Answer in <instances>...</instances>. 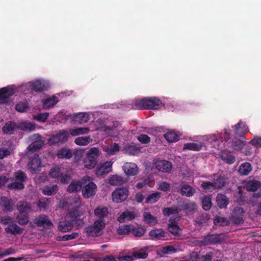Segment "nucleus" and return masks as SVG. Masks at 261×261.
<instances>
[{"instance_id":"60","label":"nucleus","mask_w":261,"mask_h":261,"mask_svg":"<svg viewBox=\"0 0 261 261\" xmlns=\"http://www.w3.org/2000/svg\"><path fill=\"white\" fill-rule=\"evenodd\" d=\"M130 232L132 234L137 237L143 236L146 232V229L142 227L134 228L132 227Z\"/></svg>"},{"instance_id":"10","label":"nucleus","mask_w":261,"mask_h":261,"mask_svg":"<svg viewBox=\"0 0 261 261\" xmlns=\"http://www.w3.org/2000/svg\"><path fill=\"white\" fill-rule=\"evenodd\" d=\"M35 223L39 227L49 228L53 226V223L49 219L48 217L45 214L40 215L34 220Z\"/></svg>"},{"instance_id":"41","label":"nucleus","mask_w":261,"mask_h":261,"mask_svg":"<svg viewBox=\"0 0 261 261\" xmlns=\"http://www.w3.org/2000/svg\"><path fill=\"white\" fill-rule=\"evenodd\" d=\"M14 178L15 181L23 184L27 179V176L24 172L19 170L14 173Z\"/></svg>"},{"instance_id":"45","label":"nucleus","mask_w":261,"mask_h":261,"mask_svg":"<svg viewBox=\"0 0 261 261\" xmlns=\"http://www.w3.org/2000/svg\"><path fill=\"white\" fill-rule=\"evenodd\" d=\"M132 227V225H122L118 227L117 232L119 235L127 234L130 232Z\"/></svg>"},{"instance_id":"50","label":"nucleus","mask_w":261,"mask_h":261,"mask_svg":"<svg viewBox=\"0 0 261 261\" xmlns=\"http://www.w3.org/2000/svg\"><path fill=\"white\" fill-rule=\"evenodd\" d=\"M75 120L80 123L87 122L89 119V116L86 113H80L74 117Z\"/></svg>"},{"instance_id":"8","label":"nucleus","mask_w":261,"mask_h":261,"mask_svg":"<svg viewBox=\"0 0 261 261\" xmlns=\"http://www.w3.org/2000/svg\"><path fill=\"white\" fill-rule=\"evenodd\" d=\"M122 170L125 174L128 177L137 175L139 172V168L134 163L126 162L122 166Z\"/></svg>"},{"instance_id":"58","label":"nucleus","mask_w":261,"mask_h":261,"mask_svg":"<svg viewBox=\"0 0 261 261\" xmlns=\"http://www.w3.org/2000/svg\"><path fill=\"white\" fill-rule=\"evenodd\" d=\"M176 251V249L172 246H166L161 248V249L159 251V254L161 255H162L175 252Z\"/></svg>"},{"instance_id":"37","label":"nucleus","mask_w":261,"mask_h":261,"mask_svg":"<svg viewBox=\"0 0 261 261\" xmlns=\"http://www.w3.org/2000/svg\"><path fill=\"white\" fill-rule=\"evenodd\" d=\"M252 170V167L249 163H244L240 166L239 172L241 175H247Z\"/></svg>"},{"instance_id":"63","label":"nucleus","mask_w":261,"mask_h":261,"mask_svg":"<svg viewBox=\"0 0 261 261\" xmlns=\"http://www.w3.org/2000/svg\"><path fill=\"white\" fill-rule=\"evenodd\" d=\"M19 127L22 130H32L35 129V125L31 122L21 123Z\"/></svg>"},{"instance_id":"59","label":"nucleus","mask_w":261,"mask_h":261,"mask_svg":"<svg viewBox=\"0 0 261 261\" xmlns=\"http://www.w3.org/2000/svg\"><path fill=\"white\" fill-rule=\"evenodd\" d=\"M79 233L77 232H72L71 234H65L63 236L58 237V241H69L76 239L78 237Z\"/></svg>"},{"instance_id":"35","label":"nucleus","mask_w":261,"mask_h":261,"mask_svg":"<svg viewBox=\"0 0 261 261\" xmlns=\"http://www.w3.org/2000/svg\"><path fill=\"white\" fill-rule=\"evenodd\" d=\"M50 199L46 197H42L39 199L37 203V206L40 210L45 211L50 204Z\"/></svg>"},{"instance_id":"11","label":"nucleus","mask_w":261,"mask_h":261,"mask_svg":"<svg viewBox=\"0 0 261 261\" xmlns=\"http://www.w3.org/2000/svg\"><path fill=\"white\" fill-rule=\"evenodd\" d=\"M14 94V90L12 88L7 87L0 89V103H7L9 98Z\"/></svg>"},{"instance_id":"4","label":"nucleus","mask_w":261,"mask_h":261,"mask_svg":"<svg viewBox=\"0 0 261 261\" xmlns=\"http://www.w3.org/2000/svg\"><path fill=\"white\" fill-rule=\"evenodd\" d=\"M81 190L83 196L85 199H88L93 197L95 195L97 191V186L92 181H89L88 183L86 181L85 182L83 181Z\"/></svg>"},{"instance_id":"36","label":"nucleus","mask_w":261,"mask_h":261,"mask_svg":"<svg viewBox=\"0 0 261 261\" xmlns=\"http://www.w3.org/2000/svg\"><path fill=\"white\" fill-rule=\"evenodd\" d=\"M44 145V142L42 140H37L32 142L27 148L29 151H36L40 149Z\"/></svg>"},{"instance_id":"1","label":"nucleus","mask_w":261,"mask_h":261,"mask_svg":"<svg viewBox=\"0 0 261 261\" xmlns=\"http://www.w3.org/2000/svg\"><path fill=\"white\" fill-rule=\"evenodd\" d=\"M162 103L160 99L156 97H145L135 102V106L138 109L157 110Z\"/></svg>"},{"instance_id":"53","label":"nucleus","mask_w":261,"mask_h":261,"mask_svg":"<svg viewBox=\"0 0 261 261\" xmlns=\"http://www.w3.org/2000/svg\"><path fill=\"white\" fill-rule=\"evenodd\" d=\"M164 137L168 142H176L178 140V137L176 134L173 131H170L164 135Z\"/></svg>"},{"instance_id":"26","label":"nucleus","mask_w":261,"mask_h":261,"mask_svg":"<svg viewBox=\"0 0 261 261\" xmlns=\"http://www.w3.org/2000/svg\"><path fill=\"white\" fill-rule=\"evenodd\" d=\"M216 202L219 208H226L229 203V199L225 195L218 194L216 197Z\"/></svg>"},{"instance_id":"9","label":"nucleus","mask_w":261,"mask_h":261,"mask_svg":"<svg viewBox=\"0 0 261 261\" xmlns=\"http://www.w3.org/2000/svg\"><path fill=\"white\" fill-rule=\"evenodd\" d=\"M244 209L240 207H235L232 211L231 218L233 223L236 224H241L244 222L243 216L244 214Z\"/></svg>"},{"instance_id":"14","label":"nucleus","mask_w":261,"mask_h":261,"mask_svg":"<svg viewBox=\"0 0 261 261\" xmlns=\"http://www.w3.org/2000/svg\"><path fill=\"white\" fill-rule=\"evenodd\" d=\"M113 163L111 161H106L96 169V174L97 175L102 176L106 175L112 170Z\"/></svg>"},{"instance_id":"15","label":"nucleus","mask_w":261,"mask_h":261,"mask_svg":"<svg viewBox=\"0 0 261 261\" xmlns=\"http://www.w3.org/2000/svg\"><path fill=\"white\" fill-rule=\"evenodd\" d=\"M149 236L154 240H166L167 232L162 229H152L149 232Z\"/></svg>"},{"instance_id":"43","label":"nucleus","mask_w":261,"mask_h":261,"mask_svg":"<svg viewBox=\"0 0 261 261\" xmlns=\"http://www.w3.org/2000/svg\"><path fill=\"white\" fill-rule=\"evenodd\" d=\"M202 148V145L196 143L190 142L185 143L184 145L183 150H189L193 151H199Z\"/></svg>"},{"instance_id":"6","label":"nucleus","mask_w":261,"mask_h":261,"mask_svg":"<svg viewBox=\"0 0 261 261\" xmlns=\"http://www.w3.org/2000/svg\"><path fill=\"white\" fill-rule=\"evenodd\" d=\"M197 205L195 202L188 200L184 201L179 206V211H182L186 215L193 214L197 210Z\"/></svg>"},{"instance_id":"21","label":"nucleus","mask_w":261,"mask_h":261,"mask_svg":"<svg viewBox=\"0 0 261 261\" xmlns=\"http://www.w3.org/2000/svg\"><path fill=\"white\" fill-rule=\"evenodd\" d=\"M83 179L82 181H72L68 186L67 191L70 193H76L80 191L83 186Z\"/></svg>"},{"instance_id":"25","label":"nucleus","mask_w":261,"mask_h":261,"mask_svg":"<svg viewBox=\"0 0 261 261\" xmlns=\"http://www.w3.org/2000/svg\"><path fill=\"white\" fill-rule=\"evenodd\" d=\"M58 101V97L55 96L47 98L43 100V107L45 109H49L55 106Z\"/></svg>"},{"instance_id":"31","label":"nucleus","mask_w":261,"mask_h":261,"mask_svg":"<svg viewBox=\"0 0 261 261\" xmlns=\"http://www.w3.org/2000/svg\"><path fill=\"white\" fill-rule=\"evenodd\" d=\"M58 191V186L57 185H49L45 186L42 190L44 195L50 196L55 194Z\"/></svg>"},{"instance_id":"52","label":"nucleus","mask_w":261,"mask_h":261,"mask_svg":"<svg viewBox=\"0 0 261 261\" xmlns=\"http://www.w3.org/2000/svg\"><path fill=\"white\" fill-rule=\"evenodd\" d=\"M7 188L10 190H21L24 188V185L22 182L15 181L8 184Z\"/></svg>"},{"instance_id":"62","label":"nucleus","mask_w":261,"mask_h":261,"mask_svg":"<svg viewBox=\"0 0 261 261\" xmlns=\"http://www.w3.org/2000/svg\"><path fill=\"white\" fill-rule=\"evenodd\" d=\"M179 209L173 207H165L163 211V214L164 216H169L172 214H178Z\"/></svg>"},{"instance_id":"7","label":"nucleus","mask_w":261,"mask_h":261,"mask_svg":"<svg viewBox=\"0 0 261 261\" xmlns=\"http://www.w3.org/2000/svg\"><path fill=\"white\" fill-rule=\"evenodd\" d=\"M28 169L32 174L38 173L41 170V160L38 154H35L31 159Z\"/></svg>"},{"instance_id":"32","label":"nucleus","mask_w":261,"mask_h":261,"mask_svg":"<svg viewBox=\"0 0 261 261\" xmlns=\"http://www.w3.org/2000/svg\"><path fill=\"white\" fill-rule=\"evenodd\" d=\"M18 127L19 126L15 123L10 121L7 123L3 127V130L5 133L12 134Z\"/></svg>"},{"instance_id":"27","label":"nucleus","mask_w":261,"mask_h":261,"mask_svg":"<svg viewBox=\"0 0 261 261\" xmlns=\"http://www.w3.org/2000/svg\"><path fill=\"white\" fill-rule=\"evenodd\" d=\"M180 193L182 195L190 197L196 193V190L192 187L187 184H185L180 188Z\"/></svg>"},{"instance_id":"38","label":"nucleus","mask_w":261,"mask_h":261,"mask_svg":"<svg viewBox=\"0 0 261 261\" xmlns=\"http://www.w3.org/2000/svg\"><path fill=\"white\" fill-rule=\"evenodd\" d=\"M90 136L79 137L74 140V143L78 145L86 146L92 142Z\"/></svg>"},{"instance_id":"46","label":"nucleus","mask_w":261,"mask_h":261,"mask_svg":"<svg viewBox=\"0 0 261 261\" xmlns=\"http://www.w3.org/2000/svg\"><path fill=\"white\" fill-rule=\"evenodd\" d=\"M29 214L19 213L16 216V220L19 224L25 225L29 222Z\"/></svg>"},{"instance_id":"3","label":"nucleus","mask_w":261,"mask_h":261,"mask_svg":"<svg viewBox=\"0 0 261 261\" xmlns=\"http://www.w3.org/2000/svg\"><path fill=\"white\" fill-rule=\"evenodd\" d=\"M69 133L64 129L59 130L58 133L52 135L48 139V142L50 145L66 142L69 138Z\"/></svg>"},{"instance_id":"13","label":"nucleus","mask_w":261,"mask_h":261,"mask_svg":"<svg viewBox=\"0 0 261 261\" xmlns=\"http://www.w3.org/2000/svg\"><path fill=\"white\" fill-rule=\"evenodd\" d=\"M220 237V234H219L207 235L201 241V244L203 246H206L220 243L221 242Z\"/></svg>"},{"instance_id":"48","label":"nucleus","mask_w":261,"mask_h":261,"mask_svg":"<svg viewBox=\"0 0 261 261\" xmlns=\"http://www.w3.org/2000/svg\"><path fill=\"white\" fill-rule=\"evenodd\" d=\"M86 232L91 237H98L101 234L100 230L95 227V225H90L86 228Z\"/></svg>"},{"instance_id":"51","label":"nucleus","mask_w":261,"mask_h":261,"mask_svg":"<svg viewBox=\"0 0 261 261\" xmlns=\"http://www.w3.org/2000/svg\"><path fill=\"white\" fill-rule=\"evenodd\" d=\"M44 88V85L39 80L34 82L31 85V89L37 92L43 91Z\"/></svg>"},{"instance_id":"64","label":"nucleus","mask_w":261,"mask_h":261,"mask_svg":"<svg viewBox=\"0 0 261 261\" xmlns=\"http://www.w3.org/2000/svg\"><path fill=\"white\" fill-rule=\"evenodd\" d=\"M201 187L204 190L210 191L215 189L213 182L210 181H203L201 185Z\"/></svg>"},{"instance_id":"39","label":"nucleus","mask_w":261,"mask_h":261,"mask_svg":"<svg viewBox=\"0 0 261 261\" xmlns=\"http://www.w3.org/2000/svg\"><path fill=\"white\" fill-rule=\"evenodd\" d=\"M135 218V215L133 213L129 211H125L121 214L118 218V221L120 223H123L126 220H131Z\"/></svg>"},{"instance_id":"34","label":"nucleus","mask_w":261,"mask_h":261,"mask_svg":"<svg viewBox=\"0 0 261 261\" xmlns=\"http://www.w3.org/2000/svg\"><path fill=\"white\" fill-rule=\"evenodd\" d=\"M226 183V178L222 175L218 176V178L214 179L213 184L216 189H221L225 187Z\"/></svg>"},{"instance_id":"42","label":"nucleus","mask_w":261,"mask_h":261,"mask_svg":"<svg viewBox=\"0 0 261 261\" xmlns=\"http://www.w3.org/2000/svg\"><path fill=\"white\" fill-rule=\"evenodd\" d=\"M202 208L208 211L212 207V197L211 196H204L201 200Z\"/></svg>"},{"instance_id":"19","label":"nucleus","mask_w":261,"mask_h":261,"mask_svg":"<svg viewBox=\"0 0 261 261\" xmlns=\"http://www.w3.org/2000/svg\"><path fill=\"white\" fill-rule=\"evenodd\" d=\"M109 214L108 209L106 207H97L94 210L95 219L105 221Z\"/></svg>"},{"instance_id":"56","label":"nucleus","mask_w":261,"mask_h":261,"mask_svg":"<svg viewBox=\"0 0 261 261\" xmlns=\"http://www.w3.org/2000/svg\"><path fill=\"white\" fill-rule=\"evenodd\" d=\"M49 117V113H39L34 115L33 119L40 122H45Z\"/></svg>"},{"instance_id":"2","label":"nucleus","mask_w":261,"mask_h":261,"mask_svg":"<svg viewBox=\"0 0 261 261\" xmlns=\"http://www.w3.org/2000/svg\"><path fill=\"white\" fill-rule=\"evenodd\" d=\"M99 156V151L97 147H92L87 152L83 161L86 168L91 169L94 168L97 163Z\"/></svg>"},{"instance_id":"28","label":"nucleus","mask_w":261,"mask_h":261,"mask_svg":"<svg viewBox=\"0 0 261 261\" xmlns=\"http://www.w3.org/2000/svg\"><path fill=\"white\" fill-rule=\"evenodd\" d=\"M109 183L113 186L121 185L126 181V178L117 174L111 176L109 178Z\"/></svg>"},{"instance_id":"16","label":"nucleus","mask_w":261,"mask_h":261,"mask_svg":"<svg viewBox=\"0 0 261 261\" xmlns=\"http://www.w3.org/2000/svg\"><path fill=\"white\" fill-rule=\"evenodd\" d=\"M234 128L235 134L239 137H244L248 132V127L244 122L240 121L236 125L232 126Z\"/></svg>"},{"instance_id":"24","label":"nucleus","mask_w":261,"mask_h":261,"mask_svg":"<svg viewBox=\"0 0 261 261\" xmlns=\"http://www.w3.org/2000/svg\"><path fill=\"white\" fill-rule=\"evenodd\" d=\"M73 226V223L71 221L64 220L59 222L58 229L60 231L66 232L71 230Z\"/></svg>"},{"instance_id":"40","label":"nucleus","mask_w":261,"mask_h":261,"mask_svg":"<svg viewBox=\"0 0 261 261\" xmlns=\"http://www.w3.org/2000/svg\"><path fill=\"white\" fill-rule=\"evenodd\" d=\"M260 187V183L258 181L251 180L249 181L246 184V190L248 191L255 192L257 191Z\"/></svg>"},{"instance_id":"22","label":"nucleus","mask_w":261,"mask_h":261,"mask_svg":"<svg viewBox=\"0 0 261 261\" xmlns=\"http://www.w3.org/2000/svg\"><path fill=\"white\" fill-rule=\"evenodd\" d=\"M56 155L59 159H66L67 160L70 159L73 156L71 150L66 147L62 148L58 150Z\"/></svg>"},{"instance_id":"49","label":"nucleus","mask_w":261,"mask_h":261,"mask_svg":"<svg viewBox=\"0 0 261 261\" xmlns=\"http://www.w3.org/2000/svg\"><path fill=\"white\" fill-rule=\"evenodd\" d=\"M215 225L219 226H226L229 225V222L225 218L217 216L214 220Z\"/></svg>"},{"instance_id":"20","label":"nucleus","mask_w":261,"mask_h":261,"mask_svg":"<svg viewBox=\"0 0 261 261\" xmlns=\"http://www.w3.org/2000/svg\"><path fill=\"white\" fill-rule=\"evenodd\" d=\"M5 230L7 233L13 235L20 234L23 232V228L13 222L5 228Z\"/></svg>"},{"instance_id":"30","label":"nucleus","mask_w":261,"mask_h":261,"mask_svg":"<svg viewBox=\"0 0 261 261\" xmlns=\"http://www.w3.org/2000/svg\"><path fill=\"white\" fill-rule=\"evenodd\" d=\"M144 250L143 248H135L133 249V256L134 257L135 259H145L148 256V254L146 252H143L142 251Z\"/></svg>"},{"instance_id":"33","label":"nucleus","mask_w":261,"mask_h":261,"mask_svg":"<svg viewBox=\"0 0 261 261\" xmlns=\"http://www.w3.org/2000/svg\"><path fill=\"white\" fill-rule=\"evenodd\" d=\"M120 150V146L117 143L112 144L110 146H107L104 148V151L109 155H113L116 152Z\"/></svg>"},{"instance_id":"23","label":"nucleus","mask_w":261,"mask_h":261,"mask_svg":"<svg viewBox=\"0 0 261 261\" xmlns=\"http://www.w3.org/2000/svg\"><path fill=\"white\" fill-rule=\"evenodd\" d=\"M220 157L222 161L229 165L232 164L236 161V157L227 150L222 151Z\"/></svg>"},{"instance_id":"12","label":"nucleus","mask_w":261,"mask_h":261,"mask_svg":"<svg viewBox=\"0 0 261 261\" xmlns=\"http://www.w3.org/2000/svg\"><path fill=\"white\" fill-rule=\"evenodd\" d=\"M16 208L19 213L29 214L32 208L31 202H27L25 200L19 201L16 204Z\"/></svg>"},{"instance_id":"54","label":"nucleus","mask_w":261,"mask_h":261,"mask_svg":"<svg viewBox=\"0 0 261 261\" xmlns=\"http://www.w3.org/2000/svg\"><path fill=\"white\" fill-rule=\"evenodd\" d=\"M144 220L146 223L149 225H154L156 223V218L149 212H145L143 214Z\"/></svg>"},{"instance_id":"44","label":"nucleus","mask_w":261,"mask_h":261,"mask_svg":"<svg viewBox=\"0 0 261 261\" xmlns=\"http://www.w3.org/2000/svg\"><path fill=\"white\" fill-rule=\"evenodd\" d=\"M89 129L88 127H78L74 129H71L69 131L70 134L72 136H76L82 134H88Z\"/></svg>"},{"instance_id":"5","label":"nucleus","mask_w":261,"mask_h":261,"mask_svg":"<svg viewBox=\"0 0 261 261\" xmlns=\"http://www.w3.org/2000/svg\"><path fill=\"white\" fill-rule=\"evenodd\" d=\"M128 191L126 188L116 189L112 194L113 201L116 203L121 202L128 197Z\"/></svg>"},{"instance_id":"18","label":"nucleus","mask_w":261,"mask_h":261,"mask_svg":"<svg viewBox=\"0 0 261 261\" xmlns=\"http://www.w3.org/2000/svg\"><path fill=\"white\" fill-rule=\"evenodd\" d=\"M172 165L171 163L166 160L158 161L155 163L156 168L162 172H168L171 168Z\"/></svg>"},{"instance_id":"57","label":"nucleus","mask_w":261,"mask_h":261,"mask_svg":"<svg viewBox=\"0 0 261 261\" xmlns=\"http://www.w3.org/2000/svg\"><path fill=\"white\" fill-rule=\"evenodd\" d=\"M28 108V102L27 101H21L15 105V110L19 112H26Z\"/></svg>"},{"instance_id":"47","label":"nucleus","mask_w":261,"mask_h":261,"mask_svg":"<svg viewBox=\"0 0 261 261\" xmlns=\"http://www.w3.org/2000/svg\"><path fill=\"white\" fill-rule=\"evenodd\" d=\"M160 193L156 192L149 195L145 199V203H153L158 201L160 198Z\"/></svg>"},{"instance_id":"55","label":"nucleus","mask_w":261,"mask_h":261,"mask_svg":"<svg viewBox=\"0 0 261 261\" xmlns=\"http://www.w3.org/2000/svg\"><path fill=\"white\" fill-rule=\"evenodd\" d=\"M82 213L78 209H74L68 213V216L71 219L70 221L73 223L76 219L81 216Z\"/></svg>"},{"instance_id":"61","label":"nucleus","mask_w":261,"mask_h":261,"mask_svg":"<svg viewBox=\"0 0 261 261\" xmlns=\"http://www.w3.org/2000/svg\"><path fill=\"white\" fill-rule=\"evenodd\" d=\"M62 173L61 169L59 167L53 168L51 169L49 172L50 176L54 178H56L58 181H59L60 176L62 175Z\"/></svg>"},{"instance_id":"17","label":"nucleus","mask_w":261,"mask_h":261,"mask_svg":"<svg viewBox=\"0 0 261 261\" xmlns=\"http://www.w3.org/2000/svg\"><path fill=\"white\" fill-rule=\"evenodd\" d=\"M226 143L229 147L236 150H241L244 146V143L243 141L236 138L234 139L233 138H229L226 141Z\"/></svg>"},{"instance_id":"29","label":"nucleus","mask_w":261,"mask_h":261,"mask_svg":"<svg viewBox=\"0 0 261 261\" xmlns=\"http://www.w3.org/2000/svg\"><path fill=\"white\" fill-rule=\"evenodd\" d=\"M2 201L3 202V206L4 211L11 212L13 211L14 204L11 199H9L8 197L4 196L2 198Z\"/></svg>"}]
</instances>
